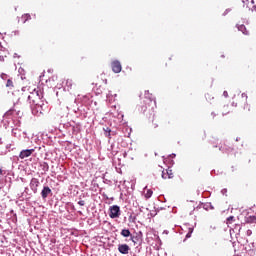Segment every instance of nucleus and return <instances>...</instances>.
<instances>
[{
    "mask_svg": "<svg viewBox=\"0 0 256 256\" xmlns=\"http://www.w3.org/2000/svg\"><path fill=\"white\" fill-rule=\"evenodd\" d=\"M162 179H170L167 170L162 171Z\"/></svg>",
    "mask_w": 256,
    "mask_h": 256,
    "instance_id": "a211bd4d",
    "label": "nucleus"
},
{
    "mask_svg": "<svg viewBox=\"0 0 256 256\" xmlns=\"http://www.w3.org/2000/svg\"><path fill=\"white\" fill-rule=\"evenodd\" d=\"M30 187L34 193H37V187H39V180L37 178H32L30 182Z\"/></svg>",
    "mask_w": 256,
    "mask_h": 256,
    "instance_id": "423d86ee",
    "label": "nucleus"
},
{
    "mask_svg": "<svg viewBox=\"0 0 256 256\" xmlns=\"http://www.w3.org/2000/svg\"><path fill=\"white\" fill-rule=\"evenodd\" d=\"M121 235L122 237H131V231H129V229H123Z\"/></svg>",
    "mask_w": 256,
    "mask_h": 256,
    "instance_id": "9b49d317",
    "label": "nucleus"
},
{
    "mask_svg": "<svg viewBox=\"0 0 256 256\" xmlns=\"http://www.w3.org/2000/svg\"><path fill=\"white\" fill-rule=\"evenodd\" d=\"M246 223H256V216H249L246 219Z\"/></svg>",
    "mask_w": 256,
    "mask_h": 256,
    "instance_id": "f8f14e48",
    "label": "nucleus"
},
{
    "mask_svg": "<svg viewBox=\"0 0 256 256\" xmlns=\"http://www.w3.org/2000/svg\"><path fill=\"white\" fill-rule=\"evenodd\" d=\"M51 188H49V186H44L42 191H41V197L42 199H46L49 197V195H51Z\"/></svg>",
    "mask_w": 256,
    "mask_h": 256,
    "instance_id": "39448f33",
    "label": "nucleus"
},
{
    "mask_svg": "<svg viewBox=\"0 0 256 256\" xmlns=\"http://www.w3.org/2000/svg\"><path fill=\"white\" fill-rule=\"evenodd\" d=\"M193 234V228L188 229V233L186 234V239L191 238V235Z\"/></svg>",
    "mask_w": 256,
    "mask_h": 256,
    "instance_id": "f3484780",
    "label": "nucleus"
},
{
    "mask_svg": "<svg viewBox=\"0 0 256 256\" xmlns=\"http://www.w3.org/2000/svg\"><path fill=\"white\" fill-rule=\"evenodd\" d=\"M145 199H151L153 197V190L147 189L146 192L144 193Z\"/></svg>",
    "mask_w": 256,
    "mask_h": 256,
    "instance_id": "6e6552de",
    "label": "nucleus"
},
{
    "mask_svg": "<svg viewBox=\"0 0 256 256\" xmlns=\"http://www.w3.org/2000/svg\"><path fill=\"white\" fill-rule=\"evenodd\" d=\"M3 77H5V74H2V79H3Z\"/></svg>",
    "mask_w": 256,
    "mask_h": 256,
    "instance_id": "c85d7f7f",
    "label": "nucleus"
},
{
    "mask_svg": "<svg viewBox=\"0 0 256 256\" xmlns=\"http://www.w3.org/2000/svg\"><path fill=\"white\" fill-rule=\"evenodd\" d=\"M167 175L169 177V179H173L174 175H173V170H171L170 168L166 169Z\"/></svg>",
    "mask_w": 256,
    "mask_h": 256,
    "instance_id": "dca6fc26",
    "label": "nucleus"
},
{
    "mask_svg": "<svg viewBox=\"0 0 256 256\" xmlns=\"http://www.w3.org/2000/svg\"><path fill=\"white\" fill-rule=\"evenodd\" d=\"M230 111H229V106H224L223 107V112L222 115H229Z\"/></svg>",
    "mask_w": 256,
    "mask_h": 256,
    "instance_id": "4468645a",
    "label": "nucleus"
},
{
    "mask_svg": "<svg viewBox=\"0 0 256 256\" xmlns=\"http://www.w3.org/2000/svg\"><path fill=\"white\" fill-rule=\"evenodd\" d=\"M6 87H8V89H13V87H14L13 80L8 79L6 82Z\"/></svg>",
    "mask_w": 256,
    "mask_h": 256,
    "instance_id": "ddd939ff",
    "label": "nucleus"
},
{
    "mask_svg": "<svg viewBox=\"0 0 256 256\" xmlns=\"http://www.w3.org/2000/svg\"><path fill=\"white\" fill-rule=\"evenodd\" d=\"M3 77H5V74H2V79H3Z\"/></svg>",
    "mask_w": 256,
    "mask_h": 256,
    "instance_id": "c756f323",
    "label": "nucleus"
},
{
    "mask_svg": "<svg viewBox=\"0 0 256 256\" xmlns=\"http://www.w3.org/2000/svg\"><path fill=\"white\" fill-rule=\"evenodd\" d=\"M131 241H133V243H135V237H131Z\"/></svg>",
    "mask_w": 256,
    "mask_h": 256,
    "instance_id": "a878e982",
    "label": "nucleus"
},
{
    "mask_svg": "<svg viewBox=\"0 0 256 256\" xmlns=\"http://www.w3.org/2000/svg\"><path fill=\"white\" fill-rule=\"evenodd\" d=\"M242 3H244V4H245V0H243V1H242Z\"/></svg>",
    "mask_w": 256,
    "mask_h": 256,
    "instance_id": "7c9ffc66",
    "label": "nucleus"
},
{
    "mask_svg": "<svg viewBox=\"0 0 256 256\" xmlns=\"http://www.w3.org/2000/svg\"><path fill=\"white\" fill-rule=\"evenodd\" d=\"M223 96H224V97H229V93H228L227 91H224V92H223Z\"/></svg>",
    "mask_w": 256,
    "mask_h": 256,
    "instance_id": "4be33fe9",
    "label": "nucleus"
},
{
    "mask_svg": "<svg viewBox=\"0 0 256 256\" xmlns=\"http://www.w3.org/2000/svg\"><path fill=\"white\" fill-rule=\"evenodd\" d=\"M112 71L114 73H121L123 67L121 66V62L119 60H115L111 63Z\"/></svg>",
    "mask_w": 256,
    "mask_h": 256,
    "instance_id": "7ed1b4c3",
    "label": "nucleus"
},
{
    "mask_svg": "<svg viewBox=\"0 0 256 256\" xmlns=\"http://www.w3.org/2000/svg\"><path fill=\"white\" fill-rule=\"evenodd\" d=\"M0 175H3V170L0 168Z\"/></svg>",
    "mask_w": 256,
    "mask_h": 256,
    "instance_id": "bb28decb",
    "label": "nucleus"
},
{
    "mask_svg": "<svg viewBox=\"0 0 256 256\" xmlns=\"http://www.w3.org/2000/svg\"><path fill=\"white\" fill-rule=\"evenodd\" d=\"M35 153V149H26L22 150L19 154L20 159H27V157H31Z\"/></svg>",
    "mask_w": 256,
    "mask_h": 256,
    "instance_id": "f03ea898",
    "label": "nucleus"
},
{
    "mask_svg": "<svg viewBox=\"0 0 256 256\" xmlns=\"http://www.w3.org/2000/svg\"><path fill=\"white\" fill-rule=\"evenodd\" d=\"M251 230H247V235H251Z\"/></svg>",
    "mask_w": 256,
    "mask_h": 256,
    "instance_id": "393cba45",
    "label": "nucleus"
},
{
    "mask_svg": "<svg viewBox=\"0 0 256 256\" xmlns=\"http://www.w3.org/2000/svg\"><path fill=\"white\" fill-rule=\"evenodd\" d=\"M233 221H235V217L234 216H230L227 218V224L229 225V223H233Z\"/></svg>",
    "mask_w": 256,
    "mask_h": 256,
    "instance_id": "6ab92c4d",
    "label": "nucleus"
},
{
    "mask_svg": "<svg viewBox=\"0 0 256 256\" xmlns=\"http://www.w3.org/2000/svg\"><path fill=\"white\" fill-rule=\"evenodd\" d=\"M241 97H242V99H244V101H247V94L246 93H242Z\"/></svg>",
    "mask_w": 256,
    "mask_h": 256,
    "instance_id": "412c9836",
    "label": "nucleus"
},
{
    "mask_svg": "<svg viewBox=\"0 0 256 256\" xmlns=\"http://www.w3.org/2000/svg\"><path fill=\"white\" fill-rule=\"evenodd\" d=\"M107 133H109V135H111V129H109V128H106V130H105Z\"/></svg>",
    "mask_w": 256,
    "mask_h": 256,
    "instance_id": "5701e85b",
    "label": "nucleus"
},
{
    "mask_svg": "<svg viewBox=\"0 0 256 256\" xmlns=\"http://www.w3.org/2000/svg\"><path fill=\"white\" fill-rule=\"evenodd\" d=\"M7 55H9V52L5 48L0 49V63H3L5 59H7Z\"/></svg>",
    "mask_w": 256,
    "mask_h": 256,
    "instance_id": "0eeeda50",
    "label": "nucleus"
},
{
    "mask_svg": "<svg viewBox=\"0 0 256 256\" xmlns=\"http://www.w3.org/2000/svg\"><path fill=\"white\" fill-rule=\"evenodd\" d=\"M23 23H27V21H31V15L30 14H23L21 17Z\"/></svg>",
    "mask_w": 256,
    "mask_h": 256,
    "instance_id": "9d476101",
    "label": "nucleus"
},
{
    "mask_svg": "<svg viewBox=\"0 0 256 256\" xmlns=\"http://www.w3.org/2000/svg\"><path fill=\"white\" fill-rule=\"evenodd\" d=\"M230 111H229V106H224L223 107V112L222 115H229Z\"/></svg>",
    "mask_w": 256,
    "mask_h": 256,
    "instance_id": "2eb2a0df",
    "label": "nucleus"
},
{
    "mask_svg": "<svg viewBox=\"0 0 256 256\" xmlns=\"http://www.w3.org/2000/svg\"><path fill=\"white\" fill-rule=\"evenodd\" d=\"M78 205H80V207H83L85 205V200H80L78 202Z\"/></svg>",
    "mask_w": 256,
    "mask_h": 256,
    "instance_id": "aec40b11",
    "label": "nucleus"
},
{
    "mask_svg": "<svg viewBox=\"0 0 256 256\" xmlns=\"http://www.w3.org/2000/svg\"><path fill=\"white\" fill-rule=\"evenodd\" d=\"M103 83H107V79L103 80Z\"/></svg>",
    "mask_w": 256,
    "mask_h": 256,
    "instance_id": "cd10ccee",
    "label": "nucleus"
},
{
    "mask_svg": "<svg viewBox=\"0 0 256 256\" xmlns=\"http://www.w3.org/2000/svg\"><path fill=\"white\" fill-rule=\"evenodd\" d=\"M238 31H241L244 35H249V31H247V28L245 27V25H240L238 27Z\"/></svg>",
    "mask_w": 256,
    "mask_h": 256,
    "instance_id": "1a4fd4ad",
    "label": "nucleus"
},
{
    "mask_svg": "<svg viewBox=\"0 0 256 256\" xmlns=\"http://www.w3.org/2000/svg\"><path fill=\"white\" fill-rule=\"evenodd\" d=\"M129 250H130V248H129V245H127V244H120L118 246V251L122 255H128L129 254Z\"/></svg>",
    "mask_w": 256,
    "mask_h": 256,
    "instance_id": "20e7f679",
    "label": "nucleus"
},
{
    "mask_svg": "<svg viewBox=\"0 0 256 256\" xmlns=\"http://www.w3.org/2000/svg\"><path fill=\"white\" fill-rule=\"evenodd\" d=\"M109 217L111 219H117L119 217V215H121V208H119V206L117 205H113L109 208Z\"/></svg>",
    "mask_w": 256,
    "mask_h": 256,
    "instance_id": "f257e3e1",
    "label": "nucleus"
},
{
    "mask_svg": "<svg viewBox=\"0 0 256 256\" xmlns=\"http://www.w3.org/2000/svg\"><path fill=\"white\" fill-rule=\"evenodd\" d=\"M145 97H146V98L149 97V91H146V92H145Z\"/></svg>",
    "mask_w": 256,
    "mask_h": 256,
    "instance_id": "b1692460",
    "label": "nucleus"
}]
</instances>
